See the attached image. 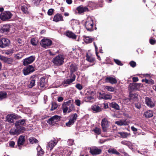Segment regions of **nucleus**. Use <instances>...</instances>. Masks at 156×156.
Here are the masks:
<instances>
[{"label": "nucleus", "instance_id": "1", "mask_svg": "<svg viewBox=\"0 0 156 156\" xmlns=\"http://www.w3.org/2000/svg\"><path fill=\"white\" fill-rule=\"evenodd\" d=\"M94 20V18L93 17L88 16L87 17L85 25L87 30L92 31L93 30Z\"/></svg>", "mask_w": 156, "mask_h": 156}, {"label": "nucleus", "instance_id": "2", "mask_svg": "<svg viewBox=\"0 0 156 156\" xmlns=\"http://www.w3.org/2000/svg\"><path fill=\"white\" fill-rule=\"evenodd\" d=\"M64 57L63 55H59L53 58L52 62L55 65L59 66L64 63Z\"/></svg>", "mask_w": 156, "mask_h": 156}, {"label": "nucleus", "instance_id": "3", "mask_svg": "<svg viewBox=\"0 0 156 156\" xmlns=\"http://www.w3.org/2000/svg\"><path fill=\"white\" fill-rule=\"evenodd\" d=\"M12 14L9 11H5L0 15V18L3 21H7L11 18Z\"/></svg>", "mask_w": 156, "mask_h": 156}, {"label": "nucleus", "instance_id": "4", "mask_svg": "<svg viewBox=\"0 0 156 156\" xmlns=\"http://www.w3.org/2000/svg\"><path fill=\"white\" fill-rule=\"evenodd\" d=\"M95 95L94 92L93 91L89 90L87 91L86 94V96L84 100L86 102H90L94 98V96Z\"/></svg>", "mask_w": 156, "mask_h": 156}, {"label": "nucleus", "instance_id": "5", "mask_svg": "<svg viewBox=\"0 0 156 156\" xmlns=\"http://www.w3.org/2000/svg\"><path fill=\"white\" fill-rule=\"evenodd\" d=\"M25 129L24 128H20V127L16 126V128L12 129L10 131V134L12 135H18L23 132V130Z\"/></svg>", "mask_w": 156, "mask_h": 156}, {"label": "nucleus", "instance_id": "6", "mask_svg": "<svg viewBox=\"0 0 156 156\" xmlns=\"http://www.w3.org/2000/svg\"><path fill=\"white\" fill-rule=\"evenodd\" d=\"M61 117L57 115H54L49 119L48 122L50 125H54L56 122L59 121Z\"/></svg>", "mask_w": 156, "mask_h": 156}, {"label": "nucleus", "instance_id": "7", "mask_svg": "<svg viewBox=\"0 0 156 156\" xmlns=\"http://www.w3.org/2000/svg\"><path fill=\"white\" fill-rule=\"evenodd\" d=\"M145 104L149 107L153 108L155 106V101L149 97H146L145 98Z\"/></svg>", "mask_w": 156, "mask_h": 156}, {"label": "nucleus", "instance_id": "8", "mask_svg": "<svg viewBox=\"0 0 156 156\" xmlns=\"http://www.w3.org/2000/svg\"><path fill=\"white\" fill-rule=\"evenodd\" d=\"M52 43L51 41L48 39H43L41 41V44L44 48H46L48 46H51Z\"/></svg>", "mask_w": 156, "mask_h": 156}, {"label": "nucleus", "instance_id": "9", "mask_svg": "<svg viewBox=\"0 0 156 156\" xmlns=\"http://www.w3.org/2000/svg\"><path fill=\"white\" fill-rule=\"evenodd\" d=\"M89 152L92 155H97L100 154L101 152V150L95 147H92L90 148Z\"/></svg>", "mask_w": 156, "mask_h": 156}, {"label": "nucleus", "instance_id": "10", "mask_svg": "<svg viewBox=\"0 0 156 156\" xmlns=\"http://www.w3.org/2000/svg\"><path fill=\"white\" fill-rule=\"evenodd\" d=\"M75 76L74 75H73V77L72 78L70 79H67L64 80L62 83V85L64 87H66L68 86V85L70 84L71 83L73 82L75 80Z\"/></svg>", "mask_w": 156, "mask_h": 156}, {"label": "nucleus", "instance_id": "11", "mask_svg": "<svg viewBox=\"0 0 156 156\" xmlns=\"http://www.w3.org/2000/svg\"><path fill=\"white\" fill-rule=\"evenodd\" d=\"M10 41L6 38H2L0 40V47L4 48L9 45Z\"/></svg>", "mask_w": 156, "mask_h": 156}, {"label": "nucleus", "instance_id": "12", "mask_svg": "<svg viewBox=\"0 0 156 156\" xmlns=\"http://www.w3.org/2000/svg\"><path fill=\"white\" fill-rule=\"evenodd\" d=\"M34 70V67L30 65L24 68L23 73L24 75H27L33 72Z\"/></svg>", "mask_w": 156, "mask_h": 156}, {"label": "nucleus", "instance_id": "13", "mask_svg": "<svg viewBox=\"0 0 156 156\" xmlns=\"http://www.w3.org/2000/svg\"><path fill=\"white\" fill-rule=\"evenodd\" d=\"M35 57L34 56H31L24 59L23 64L26 66L33 62L35 60Z\"/></svg>", "mask_w": 156, "mask_h": 156}, {"label": "nucleus", "instance_id": "14", "mask_svg": "<svg viewBox=\"0 0 156 156\" xmlns=\"http://www.w3.org/2000/svg\"><path fill=\"white\" fill-rule=\"evenodd\" d=\"M129 123L130 122L127 119H121L115 122V124L119 126L128 125Z\"/></svg>", "mask_w": 156, "mask_h": 156}, {"label": "nucleus", "instance_id": "15", "mask_svg": "<svg viewBox=\"0 0 156 156\" xmlns=\"http://www.w3.org/2000/svg\"><path fill=\"white\" fill-rule=\"evenodd\" d=\"M77 117V115L76 114H75L72 115L69 121L66 123V126H69L70 125L73 124L76 120Z\"/></svg>", "mask_w": 156, "mask_h": 156}, {"label": "nucleus", "instance_id": "16", "mask_svg": "<svg viewBox=\"0 0 156 156\" xmlns=\"http://www.w3.org/2000/svg\"><path fill=\"white\" fill-rule=\"evenodd\" d=\"M64 20L62 16L59 14L57 13L55 15L53 18V21L55 22Z\"/></svg>", "mask_w": 156, "mask_h": 156}, {"label": "nucleus", "instance_id": "17", "mask_svg": "<svg viewBox=\"0 0 156 156\" xmlns=\"http://www.w3.org/2000/svg\"><path fill=\"white\" fill-rule=\"evenodd\" d=\"M76 10L78 12V13L79 14H81L84 12L89 11L87 7L86 6H83L82 5L76 8Z\"/></svg>", "mask_w": 156, "mask_h": 156}, {"label": "nucleus", "instance_id": "18", "mask_svg": "<svg viewBox=\"0 0 156 156\" xmlns=\"http://www.w3.org/2000/svg\"><path fill=\"white\" fill-rule=\"evenodd\" d=\"M101 125L103 131L104 132L106 131L108 126V122L106 119H104L102 120Z\"/></svg>", "mask_w": 156, "mask_h": 156}, {"label": "nucleus", "instance_id": "19", "mask_svg": "<svg viewBox=\"0 0 156 156\" xmlns=\"http://www.w3.org/2000/svg\"><path fill=\"white\" fill-rule=\"evenodd\" d=\"M86 60L90 63H93L91 66H93L94 64V61H95V58L90 53H87L86 55Z\"/></svg>", "mask_w": 156, "mask_h": 156}, {"label": "nucleus", "instance_id": "20", "mask_svg": "<svg viewBox=\"0 0 156 156\" xmlns=\"http://www.w3.org/2000/svg\"><path fill=\"white\" fill-rule=\"evenodd\" d=\"M56 144L57 142L56 140H51L48 143L47 147V149L48 150H51L56 145Z\"/></svg>", "mask_w": 156, "mask_h": 156}, {"label": "nucleus", "instance_id": "21", "mask_svg": "<svg viewBox=\"0 0 156 156\" xmlns=\"http://www.w3.org/2000/svg\"><path fill=\"white\" fill-rule=\"evenodd\" d=\"M16 117V116L14 115L9 114L7 115L6 120L9 122L12 123L14 122V119Z\"/></svg>", "mask_w": 156, "mask_h": 156}, {"label": "nucleus", "instance_id": "22", "mask_svg": "<svg viewBox=\"0 0 156 156\" xmlns=\"http://www.w3.org/2000/svg\"><path fill=\"white\" fill-rule=\"evenodd\" d=\"M105 81L107 83H110L112 84H115L117 82V81L114 77H107L105 78Z\"/></svg>", "mask_w": 156, "mask_h": 156}, {"label": "nucleus", "instance_id": "23", "mask_svg": "<svg viewBox=\"0 0 156 156\" xmlns=\"http://www.w3.org/2000/svg\"><path fill=\"white\" fill-rule=\"evenodd\" d=\"M25 124V120L23 119L16 121L15 123V126H16L20 127V128H24L21 126L24 125Z\"/></svg>", "mask_w": 156, "mask_h": 156}, {"label": "nucleus", "instance_id": "24", "mask_svg": "<svg viewBox=\"0 0 156 156\" xmlns=\"http://www.w3.org/2000/svg\"><path fill=\"white\" fill-rule=\"evenodd\" d=\"M73 100H70L66 102H64L63 105H65L69 106V109L70 111L71 109H73L74 106L73 105Z\"/></svg>", "mask_w": 156, "mask_h": 156}, {"label": "nucleus", "instance_id": "25", "mask_svg": "<svg viewBox=\"0 0 156 156\" xmlns=\"http://www.w3.org/2000/svg\"><path fill=\"white\" fill-rule=\"evenodd\" d=\"M47 80L46 78L44 77H42L40 79V86L41 87H44L47 84Z\"/></svg>", "mask_w": 156, "mask_h": 156}, {"label": "nucleus", "instance_id": "26", "mask_svg": "<svg viewBox=\"0 0 156 156\" xmlns=\"http://www.w3.org/2000/svg\"><path fill=\"white\" fill-rule=\"evenodd\" d=\"M91 109L95 113L100 112L101 111V107L97 105H93L91 107Z\"/></svg>", "mask_w": 156, "mask_h": 156}, {"label": "nucleus", "instance_id": "27", "mask_svg": "<svg viewBox=\"0 0 156 156\" xmlns=\"http://www.w3.org/2000/svg\"><path fill=\"white\" fill-rule=\"evenodd\" d=\"M25 140V137L22 135L20 136L17 141L19 146L22 145Z\"/></svg>", "mask_w": 156, "mask_h": 156}, {"label": "nucleus", "instance_id": "28", "mask_svg": "<svg viewBox=\"0 0 156 156\" xmlns=\"http://www.w3.org/2000/svg\"><path fill=\"white\" fill-rule=\"evenodd\" d=\"M66 35L70 38L73 39H75L76 37V36L73 33L68 30L66 33Z\"/></svg>", "mask_w": 156, "mask_h": 156}, {"label": "nucleus", "instance_id": "29", "mask_svg": "<svg viewBox=\"0 0 156 156\" xmlns=\"http://www.w3.org/2000/svg\"><path fill=\"white\" fill-rule=\"evenodd\" d=\"M144 115L146 118H150L153 116V113L151 110H147L144 112Z\"/></svg>", "mask_w": 156, "mask_h": 156}, {"label": "nucleus", "instance_id": "30", "mask_svg": "<svg viewBox=\"0 0 156 156\" xmlns=\"http://www.w3.org/2000/svg\"><path fill=\"white\" fill-rule=\"evenodd\" d=\"M73 109H71L70 111L69 108L68 106L65 105H62V110L64 113L65 114L66 112L70 113L71 112Z\"/></svg>", "mask_w": 156, "mask_h": 156}, {"label": "nucleus", "instance_id": "31", "mask_svg": "<svg viewBox=\"0 0 156 156\" xmlns=\"http://www.w3.org/2000/svg\"><path fill=\"white\" fill-rule=\"evenodd\" d=\"M108 153L110 154H115L116 155H119L120 154L118 152L117 150L114 148H110L108 150Z\"/></svg>", "mask_w": 156, "mask_h": 156}, {"label": "nucleus", "instance_id": "32", "mask_svg": "<svg viewBox=\"0 0 156 156\" xmlns=\"http://www.w3.org/2000/svg\"><path fill=\"white\" fill-rule=\"evenodd\" d=\"M10 26L9 25H5L3 26L1 29L3 32H6L9 31Z\"/></svg>", "mask_w": 156, "mask_h": 156}, {"label": "nucleus", "instance_id": "33", "mask_svg": "<svg viewBox=\"0 0 156 156\" xmlns=\"http://www.w3.org/2000/svg\"><path fill=\"white\" fill-rule=\"evenodd\" d=\"M7 93L5 91H2L0 92V100H2L5 98L7 97Z\"/></svg>", "mask_w": 156, "mask_h": 156}, {"label": "nucleus", "instance_id": "34", "mask_svg": "<svg viewBox=\"0 0 156 156\" xmlns=\"http://www.w3.org/2000/svg\"><path fill=\"white\" fill-rule=\"evenodd\" d=\"M118 133L120 135L121 137L123 138H126L129 135V134L126 132H119Z\"/></svg>", "mask_w": 156, "mask_h": 156}, {"label": "nucleus", "instance_id": "35", "mask_svg": "<svg viewBox=\"0 0 156 156\" xmlns=\"http://www.w3.org/2000/svg\"><path fill=\"white\" fill-rule=\"evenodd\" d=\"M77 66L73 64H72L70 67V71L72 73L75 72L77 70Z\"/></svg>", "mask_w": 156, "mask_h": 156}, {"label": "nucleus", "instance_id": "36", "mask_svg": "<svg viewBox=\"0 0 156 156\" xmlns=\"http://www.w3.org/2000/svg\"><path fill=\"white\" fill-rule=\"evenodd\" d=\"M110 107L115 109L116 110H119V105L116 103L113 102L110 105Z\"/></svg>", "mask_w": 156, "mask_h": 156}, {"label": "nucleus", "instance_id": "37", "mask_svg": "<svg viewBox=\"0 0 156 156\" xmlns=\"http://www.w3.org/2000/svg\"><path fill=\"white\" fill-rule=\"evenodd\" d=\"M84 41L87 43H90L93 41V39L89 37L85 36L83 39Z\"/></svg>", "mask_w": 156, "mask_h": 156}, {"label": "nucleus", "instance_id": "38", "mask_svg": "<svg viewBox=\"0 0 156 156\" xmlns=\"http://www.w3.org/2000/svg\"><path fill=\"white\" fill-rule=\"evenodd\" d=\"M37 149L38 153V156H42L44 152L41 149V147L40 146H38L37 148Z\"/></svg>", "mask_w": 156, "mask_h": 156}, {"label": "nucleus", "instance_id": "39", "mask_svg": "<svg viewBox=\"0 0 156 156\" xmlns=\"http://www.w3.org/2000/svg\"><path fill=\"white\" fill-rule=\"evenodd\" d=\"M105 89L108 91L110 92H114L115 90V89L111 86H106L105 87Z\"/></svg>", "mask_w": 156, "mask_h": 156}, {"label": "nucleus", "instance_id": "40", "mask_svg": "<svg viewBox=\"0 0 156 156\" xmlns=\"http://www.w3.org/2000/svg\"><path fill=\"white\" fill-rule=\"evenodd\" d=\"M134 89H138L142 86V84L140 83H136L132 85Z\"/></svg>", "mask_w": 156, "mask_h": 156}, {"label": "nucleus", "instance_id": "41", "mask_svg": "<svg viewBox=\"0 0 156 156\" xmlns=\"http://www.w3.org/2000/svg\"><path fill=\"white\" fill-rule=\"evenodd\" d=\"M94 133L97 135L100 134L101 133V129L100 128L98 127H96L95 129L93 130Z\"/></svg>", "mask_w": 156, "mask_h": 156}, {"label": "nucleus", "instance_id": "42", "mask_svg": "<svg viewBox=\"0 0 156 156\" xmlns=\"http://www.w3.org/2000/svg\"><path fill=\"white\" fill-rule=\"evenodd\" d=\"M29 140L30 142L32 144H33L34 143H37L38 142V140L33 137H30L29 138Z\"/></svg>", "mask_w": 156, "mask_h": 156}, {"label": "nucleus", "instance_id": "43", "mask_svg": "<svg viewBox=\"0 0 156 156\" xmlns=\"http://www.w3.org/2000/svg\"><path fill=\"white\" fill-rule=\"evenodd\" d=\"M41 0H32V4L34 6H37L39 5Z\"/></svg>", "mask_w": 156, "mask_h": 156}, {"label": "nucleus", "instance_id": "44", "mask_svg": "<svg viewBox=\"0 0 156 156\" xmlns=\"http://www.w3.org/2000/svg\"><path fill=\"white\" fill-rule=\"evenodd\" d=\"M35 80L34 79L31 80L30 81V84L29 85V87L31 88L35 85Z\"/></svg>", "mask_w": 156, "mask_h": 156}, {"label": "nucleus", "instance_id": "45", "mask_svg": "<svg viewBox=\"0 0 156 156\" xmlns=\"http://www.w3.org/2000/svg\"><path fill=\"white\" fill-rule=\"evenodd\" d=\"M101 98L106 100L111 99L112 98V96L110 94H105L101 97Z\"/></svg>", "mask_w": 156, "mask_h": 156}, {"label": "nucleus", "instance_id": "46", "mask_svg": "<svg viewBox=\"0 0 156 156\" xmlns=\"http://www.w3.org/2000/svg\"><path fill=\"white\" fill-rule=\"evenodd\" d=\"M13 62V59L11 58H7L5 62L8 64H11Z\"/></svg>", "mask_w": 156, "mask_h": 156}, {"label": "nucleus", "instance_id": "47", "mask_svg": "<svg viewBox=\"0 0 156 156\" xmlns=\"http://www.w3.org/2000/svg\"><path fill=\"white\" fill-rule=\"evenodd\" d=\"M21 9L22 11L25 13L28 12V9L26 6L23 5L21 7Z\"/></svg>", "mask_w": 156, "mask_h": 156}, {"label": "nucleus", "instance_id": "48", "mask_svg": "<svg viewBox=\"0 0 156 156\" xmlns=\"http://www.w3.org/2000/svg\"><path fill=\"white\" fill-rule=\"evenodd\" d=\"M23 56V54L22 53H19L16 55L15 57L17 59H20Z\"/></svg>", "mask_w": 156, "mask_h": 156}, {"label": "nucleus", "instance_id": "49", "mask_svg": "<svg viewBox=\"0 0 156 156\" xmlns=\"http://www.w3.org/2000/svg\"><path fill=\"white\" fill-rule=\"evenodd\" d=\"M57 107V105L55 103H53L52 104V106L51 109V111L55 110Z\"/></svg>", "mask_w": 156, "mask_h": 156}, {"label": "nucleus", "instance_id": "50", "mask_svg": "<svg viewBox=\"0 0 156 156\" xmlns=\"http://www.w3.org/2000/svg\"><path fill=\"white\" fill-rule=\"evenodd\" d=\"M31 43L32 45L35 46L37 45V42L35 38H33L31 40Z\"/></svg>", "mask_w": 156, "mask_h": 156}, {"label": "nucleus", "instance_id": "51", "mask_svg": "<svg viewBox=\"0 0 156 156\" xmlns=\"http://www.w3.org/2000/svg\"><path fill=\"white\" fill-rule=\"evenodd\" d=\"M13 53V51L12 50H10L5 51V54L7 55H10Z\"/></svg>", "mask_w": 156, "mask_h": 156}, {"label": "nucleus", "instance_id": "52", "mask_svg": "<svg viewBox=\"0 0 156 156\" xmlns=\"http://www.w3.org/2000/svg\"><path fill=\"white\" fill-rule=\"evenodd\" d=\"M115 62L117 65L119 66H122L123 64L121 63V62L118 59H114Z\"/></svg>", "mask_w": 156, "mask_h": 156}, {"label": "nucleus", "instance_id": "53", "mask_svg": "<svg viewBox=\"0 0 156 156\" xmlns=\"http://www.w3.org/2000/svg\"><path fill=\"white\" fill-rule=\"evenodd\" d=\"M54 9H49L48 12V14L49 16L51 15L53 13Z\"/></svg>", "mask_w": 156, "mask_h": 156}, {"label": "nucleus", "instance_id": "54", "mask_svg": "<svg viewBox=\"0 0 156 156\" xmlns=\"http://www.w3.org/2000/svg\"><path fill=\"white\" fill-rule=\"evenodd\" d=\"M74 143L73 140L72 139H69L67 141V144L69 145H72Z\"/></svg>", "mask_w": 156, "mask_h": 156}, {"label": "nucleus", "instance_id": "55", "mask_svg": "<svg viewBox=\"0 0 156 156\" xmlns=\"http://www.w3.org/2000/svg\"><path fill=\"white\" fill-rule=\"evenodd\" d=\"M94 47L95 48V50L96 51V55L97 56V57H98V59L100 60L101 59L100 57L99 56H98V53L97 52V50L98 49V47L97 46L95 45V43H94Z\"/></svg>", "mask_w": 156, "mask_h": 156}, {"label": "nucleus", "instance_id": "56", "mask_svg": "<svg viewBox=\"0 0 156 156\" xmlns=\"http://www.w3.org/2000/svg\"><path fill=\"white\" fill-rule=\"evenodd\" d=\"M135 107L138 109H140L141 108V105L139 103H136L135 104Z\"/></svg>", "mask_w": 156, "mask_h": 156}, {"label": "nucleus", "instance_id": "57", "mask_svg": "<svg viewBox=\"0 0 156 156\" xmlns=\"http://www.w3.org/2000/svg\"><path fill=\"white\" fill-rule=\"evenodd\" d=\"M126 146H128L131 149H133V148L132 147L133 144H132V143L130 141H128Z\"/></svg>", "mask_w": 156, "mask_h": 156}, {"label": "nucleus", "instance_id": "58", "mask_svg": "<svg viewBox=\"0 0 156 156\" xmlns=\"http://www.w3.org/2000/svg\"><path fill=\"white\" fill-rule=\"evenodd\" d=\"M7 57H5L4 56L0 55V59L3 62H5L6 59Z\"/></svg>", "mask_w": 156, "mask_h": 156}, {"label": "nucleus", "instance_id": "59", "mask_svg": "<svg viewBox=\"0 0 156 156\" xmlns=\"http://www.w3.org/2000/svg\"><path fill=\"white\" fill-rule=\"evenodd\" d=\"M129 64L132 67H134L136 66V63L133 61H131L129 63Z\"/></svg>", "mask_w": 156, "mask_h": 156}, {"label": "nucleus", "instance_id": "60", "mask_svg": "<svg viewBox=\"0 0 156 156\" xmlns=\"http://www.w3.org/2000/svg\"><path fill=\"white\" fill-rule=\"evenodd\" d=\"M76 87L79 90H81L83 88V87L82 85L79 84L78 83L76 85Z\"/></svg>", "mask_w": 156, "mask_h": 156}, {"label": "nucleus", "instance_id": "61", "mask_svg": "<svg viewBox=\"0 0 156 156\" xmlns=\"http://www.w3.org/2000/svg\"><path fill=\"white\" fill-rule=\"evenodd\" d=\"M75 104L78 106H80V101L79 100H75Z\"/></svg>", "mask_w": 156, "mask_h": 156}, {"label": "nucleus", "instance_id": "62", "mask_svg": "<svg viewBox=\"0 0 156 156\" xmlns=\"http://www.w3.org/2000/svg\"><path fill=\"white\" fill-rule=\"evenodd\" d=\"M150 43L151 44H154L156 43V41L155 40L151 39L150 40Z\"/></svg>", "mask_w": 156, "mask_h": 156}, {"label": "nucleus", "instance_id": "63", "mask_svg": "<svg viewBox=\"0 0 156 156\" xmlns=\"http://www.w3.org/2000/svg\"><path fill=\"white\" fill-rule=\"evenodd\" d=\"M9 144L10 146L13 147H14L15 143L13 141H11L9 142Z\"/></svg>", "mask_w": 156, "mask_h": 156}, {"label": "nucleus", "instance_id": "64", "mask_svg": "<svg viewBox=\"0 0 156 156\" xmlns=\"http://www.w3.org/2000/svg\"><path fill=\"white\" fill-rule=\"evenodd\" d=\"M132 79L133 82H136L139 80L137 77H133V78Z\"/></svg>", "mask_w": 156, "mask_h": 156}]
</instances>
